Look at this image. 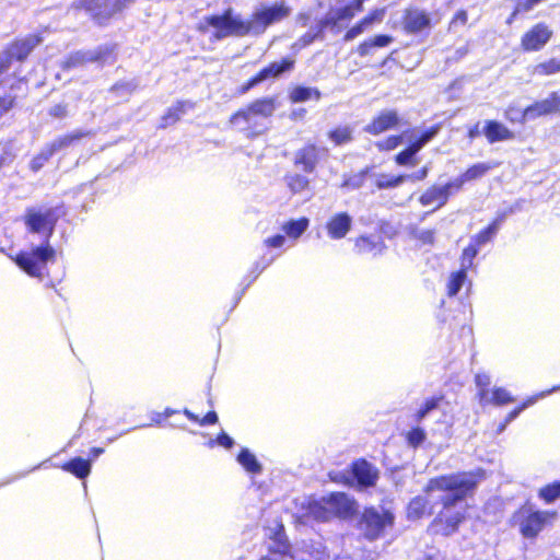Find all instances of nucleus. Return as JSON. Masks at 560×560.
I'll use <instances>...</instances> for the list:
<instances>
[{
    "mask_svg": "<svg viewBox=\"0 0 560 560\" xmlns=\"http://www.w3.org/2000/svg\"><path fill=\"white\" fill-rule=\"evenodd\" d=\"M59 218L58 208H27L24 223L32 233L44 234L45 241L31 250L21 252L14 258L16 265L28 276L42 279L49 261H54L56 252L49 244Z\"/></svg>",
    "mask_w": 560,
    "mask_h": 560,
    "instance_id": "obj_1",
    "label": "nucleus"
},
{
    "mask_svg": "<svg viewBox=\"0 0 560 560\" xmlns=\"http://www.w3.org/2000/svg\"><path fill=\"white\" fill-rule=\"evenodd\" d=\"M483 479L485 471L482 469H476L472 471L439 476L429 480L424 492H444V495L441 498L443 512L440 514V521L445 522V535L454 533L465 517L462 512L451 514V508L472 493Z\"/></svg>",
    "mask_w": 560,
    "mask_h": 560,
    "instance_id": "obj_2",
    "label": "nucleus"
},
{
    "mask_svg": "<svg viewBox=\"0 0 560 560\" xmlns=\"http://www.w3.org/2000/svg\"><path fill=\"white\" fill-rule=\"evenodd\" d=\"M290 12V8L284 3H275L256 10L248 20H242L240 16L234 15L233 10L229 8L220 15L205 16L197 28L202 33L210 31V28H215L225 34L261 33L265 32L268 26L287 19Z\"/></svg>",
    "mask_w": 560,
    "mask_h": 560,
    "instance_id": "obj_3",
    "label": "nucleus"
},
{
    "mask_svg": "<svg viewBox=\"0 0 560 560\" xmlns=\"http://www.w3.org/2000/svg\"><path fill=\"white\" fill-rule=\"evenodd\" d=\"M276 109V98H258L233 114L229 122L247 138H255L269 128V118Z\"/></svg>",
    "mask_w": 560,
    "mask_h": 560,
    "instance_id": "obj_4",
    "label": "nucleus"
},
{
    "mask_svg": "<svg viewBox=\"0 0 560 560\" xmlns=\"http://www.w3.org/2000/svg\"><path fill=\"white\" fill-rule=\"evenodd\" d=\"M353 512L354 501L341 492L324 497L310 506L311 515L318 521H327L331 515L348 516Z\"/></svg>",
    "mask_w": 560,
    "mask_h": 560,
    "instance_id": "obj_5",
    "label": "nucleus"
},
{
    "mask_svg": "<svg viewBox=\"0 0 560 560\" xmlns=\"http://www.w3.org/2000/svg\"><path fill=\"white\" fill-rule=\"evenodd\" d=\"M394 524V515L385 509H365L361 517V529L364 536L374 540L381 536L386 527Z\"/></svg>",
    "mask_w": 560,
    "mask_h": 560,
    "instance_id": "obj_6",
    "label": "nucleus"
},
{
    "mask_svg": "<svg viewBox=\"0 0 560 560\" xmlns=\"http://www.w3.org/2000/svg\"><path fill=\"white\" fill-rule=\"evenodd\" d=\"M135 0H81V5L91 13L93 20L104 24L114 14L122 11Z\"/></svg>",
    "mask_w": 560,
    "mask_h": 560,
    "instance_id": "obj_7",
    "label": "nucleus"
},
{
    "mask_svg": "<svg viewBox=\"0 0 560 560\" xmlns=\"http://www.w3.org/2000/svg\"><path fill=\"white\" fill-rule=\"evenodd\" d=\"M522 521L520 523L521 533L525 537H535L537 534L556 517L555 512L530 511L523 509L520 512Z\"/></svg>",
    "mask_w": 560,
    "mask_h": 560,
    "instance_id": "obj_8",
    "label": "nucleus"
},
{
    "mask_svg": "<svg viewBox=\"0 0 560 560\" xmlns=\"http://www.w3.org/2000/svg\"><path fill=\"white\" fill-rule=\"evenodd\" d=\"M548 115H560V93L551 92L544 100L537 101L534 104L527 106L522 112V121L534 120L536 118L548 116Z\"/></svg>",
    "mask_w": 560,
    "mask_h": 560,
    "instance_id": "obj_9",
    "label": "nucleus"
},
{
    "mask_svg": "<svg viewBox=\"0 0 560 560\" xmlns=\"http://www.w3.org/2000/svg\"><path fill=\"white\" fill-rule=\"evenodd\" d=\"M402 30L407 33L429 31L433 24L430 14L418 8H407L401 16Z\"/></svg>",
    "mask_w": 560,
    "mask_h": 560,
    "instance_id": "obj_10",
    "label": "nucleus"
},
{
    "mask_svg": "<svg viewBox=\"0 0 560 560\" xmlns=\"http://www.w3.org/2000/svg\"><path fill=\"white\" fill-rule=\"evenodd\" d=\"M399 120L400 118L397 110L385 109L380 112L378 115L364 127V131L371 135H380L398 126Z\"/></svg>",
    "mask_w": 560,
    "mask_h": 560,
    "instance_id": "obj_11",
    "label": "nucleus"
},
{
    "mask_svg": "<svg viewBox=\"0 0 560 560\" xmlns=\"http://www.w3.org/2000/svg\"><path fill=\"white\" fill-rule=\"evenodd\" d=\"M363 10V0H353L349 4L329 13L323 21L322 26L335 28L339 22L351 20L357 13Z\"/></svg>",
    "mask_w": 560,
    "mask_h": 560,
    "instance_id": "obj_12",
    "label": "nucleus"
},
{
    "mask_svg": "<svg viewBox=\"0 0 560 560\" xmlns=\"http://www.w3.org/2000/svg\"><path fill=\"white\" fill-rule=\"evenodd\" d=\"M294 61L291 59H283L281 62H272L268 67L260 70L246 85L245 90H248L258 83L268 80L270 78H277L285 71H290L293 67Z\"/></svg>",
    "mask_w": 560,
    "mask_h": 560,
    "instance_id": "obj_13",
    "label": "nucleus"
},
{
    "mask_svg": "<svg viewBox=\"0 0 560 560\" xmlns=\"http://www.w3.org/2000/svg\"><path fill=\"white\" fill-rule=\"evenodd\" d=\"M352 225V218L346 213L340 212L330 218L326 224L328 235L334 240L343 238L350 231Z\"/></svg>",
    "mask_w": 560,
    "mask_h": 560,
    "instance_id": "obj_14",
    "label": "nucleus"
},
{
    "mask_svg": "<svg viewBox=\"0 0 560 560\" xmlns=\"http://www.w3.org/2000/svg\"><path fill=\"white\" fill-rule=\"evenodd\" d=\"M108 50H89V51H78L66 60L65 68L70 69L74 67H79L84 65L85 62L91 61H106Z\"/></svg>",
    "mask_w": 560,
    "mask_h": 560,
    "instance_id": "obj_15",
    "label": "nucleus"
},
{
    "mask_svg": "<svg viewBox=\"0 0 560 560\" xmlns=\"http://www.w3.org/2000/svg\"><path fill=\"white\" fill-rule=\"evenodd\" d=\"M452 188H455V184L453 182L444 186H433L420 197V202L423 206H430L438 202V207H441L446 202Z\"/></svg>",
    "mask_w": 560,
    "mask_h": 560,
    "instance_id": "obj_16",
    "label": "nucleus"
},
{
    "mask_svg": "<svg viewBox=\"0 0 560 560\" xmlns=\"http://www.w3.org/2000/svg\"><path fill=\"white\" fill-rule=\"evenodd\" d=\"M386 14V9H375L363 16L355 25H353L346 35H359L369 31L374 24H380Z\"/></svg>",
    "mask_w": 560,
    "mask_h": 560,
    "instance_id": "obj_17",
    "label": "nucleus"
},
{
    "mask_svg": "<svg viewBox=\"0 0 560 560\" xmlns=\"http://www.w3.org/2000/svg\"><path fill=\"white\" fill-rule=\"evenodd\" d=\"M483 133L490 143L514 139V133L503 124L495 120H488Z\"/></svg>",
    "mask_w": 560,
    "mask_h": 560,
    "instance_id": "obj_18",
    "label": "nucleus"
},
{
    "mask_svg": "<svg viewBox=\"0 0 560 560\" xmlns=\"http://www.w3.org/2000/svg\"><path fill=\"white\" fill-rule=\"evenodd\" d=\"M353 475L359 485L364 487L373 486L378 477L377 470L365 460L357 462L353 465Z\"/></svg>",
    "mask_w": 560,
    "mask_h": 560,
    "instance_id": "obj_19",
    "label": "nucleus"
},
{
    "mask_svg": "<svg viewBox=\"0 0 560 560\" xmlns=\"http://www.w3.org/2000/svg\"><path fill=\"white\" fill-rule=\"evenodd\" d=\"M431 493H427L425 495L416 497L408 506V517L409 518H420L424 515H431L433 513V505L429 499Z\"/></svg>",
    "mask_w": 560,
    "mask_h": 560,
    "instance_id": "obj_20",
    "label": "nucleus"
},
{
    "mask_svg": "<svg viewBox=\"0 0 560 560\" xmlns=\"http://www.w3.org/2000/svg\"><path fill=\"white\" fill-rule=\"evenodd\" d=\"M38 44H39L38 37H28L25 39H20V40H16L8 50L3 51L2 54L10 55V62L12 61L13 58L22 60Z\"/></svg>",
    "mask_w": 560,
    "mask_h": 560,
    "instance_id": "obj_21",
    "label": "nucleus"
},
{
    "mask_svg": "<svg viewBox=\"0 0 560 560\" xmlns=\"http://www.w3.org/2000/svg\"><path fill=\"white\" fill-rule=\"evenodd\" d=\"M318 161L317 148L315 145H306L299 150L295 155V164L301 165L307 173L314 171Z\"/></svg>",
    "mask_w": 560,
    "mask_h": 560,
    "instance_id": "obj_22",
    "label": "nucleus"
},
{
    "mask_svg": "<svg viewBox=\"0 0 560 560\" xmlns=\"http://www.w3.org/2000/svg\"><path fill=\"white\" fill-rule=\"evenodd\" d=\"M493 167L494 165L491 163H477L472 165L453 182L455 184V188L459 189L464 183L480 178Z\"/></svg>",
    "mask_w": 560,
    "mask_h": 560,
    "instance_id": "obj_23",
    "label": "nucleus"
},
{
    "mask_svg": "<svg viewBox=\"0 0 560 560\" xmlns=\"http://www.w3.org/2000/svg\"><path fill=\"white\" fill-rule=\"evenodd\" d=\"M195 107V104L188 101L178 102L176 105L168 108L167 113L162 117V124L161 126L163 128L175 124L179 120V118L187 113L188 110L192 109Z\"/></svg>",
    "mask_w": 560,
    "mask_h": 560,
    "instance_id": "obj_24",
    "label": "nucleus"
},
{
    "mask_svg": "<svg viewBox=\"0 0 560 560\" xmlns=\"http://www.w3.org/2000/svg\"><path fill=\"white\" fill-rule=\"evenodd\" d=\"M89 135H91L90 131L77 130V131H73L70 135H66V136H62V137L54 140L52 142H50L46 147L49 149V151H51V153L54 155L56 152H58V151H60L62 149L68 148L73 142L79 141L80 139H82L83 137H86Z\"/></svg>",
    "mask_w": 560,
    "mask_h": 560,
    "instance_id": "obj_25",
    "label": "nucleus"
},
{
    "mask_svg": "<svg viewBox=\"0 0 560 560\" xmlns=\"http://www.w3.org/2000/svg\"><path fill=\"white\" fill-rule=\"evenodd\" d=\"M355 248L361 254H373L381 253L384 248V244L378 236L365 237L361 236L355 241Z\"/></svg>",
    "mask_w": 560,
    "mask_h": 560,
    "instance_id": "obj_26",
    "label": "nucleus"
},
{
    "mask_svg": "<svg viewBox=\"0 0 560 560\" xmlns=\"http://www.w3.org/2000/svg\"><path fill=\"white\" fill-rule=\"evenodd\" d=\"M310 220L301 218L299 220H290L282 224L281 230L290 238L296 241L308 228Z\"/></svg>",
    "mask_w": 560,
    "mask_h": 560,
    "instance_id": "obj_27",
    "label": "nucleus"
},
{
    "mask_svg": "<svg viewBox=\"0 0 560 560\" xmlns=\"http://www.w3.org/2000/svg\"><path fill=\"white\" fill-rule=\"evenodd\" d=\"M66 471L75 475L78 478H85L91 471V463L89 459L81 457L73 458L62 467Z\"/></svg>",
    "mask_w": 560,
    "mask_h": 560,
    "instance_id": "obj_28",
    "label": "nucleus"
},
{
    "mask_svg": "<svg viewBox=\"0 0 560 560\" xmlns=\"http://www.w3.org/2000/svg\"><path fill=\"white\" fill-rule=\"evenodd\" d=\"M470 23L466 10H458L448 23V32L451 33H465L469 30Z\"/></svg>",
    "mask_w": 560,
    "mask_h": 560,
    "instance_id": "obj_29",
    "label": "nucleus"
},
{
    "mask_svg": "<svg viewBox=\"0 0 560 560\" xmlns=\"http://www.w3.org/2000/svg\"><path fill=\"white\" fill-rule=\"evenodd\" d=\"M514 398L512 397L511 393L508 392L505 388L494 387L492 390L489 392V398L487 400H481L480 404H493L497 406H502L512 402Z\"/></svg>",
    "mask_w": 560,
    "mask_h": 560,
    "instance_id": "obj_30",
    "label": "nucleus"
},
{
    "mask_svg": "<svg viewBox=\"0 0 560 560\" xmlns=\"http://www.w3.org/2000/svg\"><path fill=\"white\" fill-rule=\"evenodd\" d=\"M311 98H315L318 101L320 98V92L314 88L303 86H296L290 92V100L293 103L305 102Z\"/></svg>",
    "mask_w": 560,
    "mask_h": 560,
    "instance_id": "obj_31",
    "label": "nucleus"
},
{
    "mask_svg": "<svg viewBox=\"0 0 560 560\" xmlns=\"http://www.w3.org/2000/svg\"><path fill=\"white\" fill-rule=\"evenodd\" d=\"M237 462L249 472L257 474L261 470V466L257 462L255 455L248 450H242L237 457Z\"/></svg>",
    "mask_w": 560,
    "mask_h": 560,
    "instance_id": "obj_32",
    "label": "nucleus"
},
{
    "mask_svg": "<svg viewBox=\"0 0 560 560\" xmlns=\"http://www.w3.org/2000/svg\"><path fill=\"white\" fill-rule=\"evenodd\" d=\"M329 139L336 145L348 143L352 140V129L348 126L338 127L329 132Z\"/></svg>",
    "mask_w": 560,
    "mask_h": 560,
    "instance_id": "obj_33",
    "label": "nucleus"
},
{
    "mask_svg": "<svg viewBox=\"0 0 560 560\" xmlns=\"http://www.w3.org/2000/svg\"><path fill=\"white\" fill-rule=\"evenodd\" d=\"M287 185L293 194L305 190L308 186V179L305 176L294 174L285 177Z\"/></svg>",
    "mask_w": 560,
    "mask_h": 560,
    "instance_id": "obj_34",
    "label": "nucleus"
},
{
    "mask_svg": "<svg viewBox=\"0 0 560 560\" xmlns=\"http://www.w3.org/2000/svg\"><path fill=\"white\" fill-rule=\"evenodd\" d=\"M475 382L478 387L479 402L489 398L488 386L491 383L490 376L486 373H479L475 376Z\"/></svg>",
    "mask_w": 560,
    "mask_h": 560,
    "instance_id": "obj_35",
    "label": "nucleus"
},
{
    "mask_svg": "<svg viewBox=\"0 0 560 560\" xmlns=\"http://www.w3.org/2000/svg\"><path fill=\"white\" fill-rule=\"evenodd\" d=\"M501 221H502L501 219H497L487 229H485L483 231L478 233L475 238L476 243L478 245H482V244H486L487 242H489L493 237V235L498 232Z\"/></svg>",
    "mask_w": 560,
    "mask_h": 560,
    "instance_id": "obj_36",
    "label": "nucleus"
},
{
    "mask_svg": "<svg viewBox=\"0 0 560 560\" xmlns=\"http://www.w3.org/2000/svg\"><path fill=\"white\" fill-rule=\"evenodd\" d=\"M405 180H406L405 175H399V176H395V177L389 176V175H380L376 179V186L380 189L392 188V187L399 186Z\"/></svg>",
    "mask_w": 560,
    "mask_h": 560,
    "instance_id": "obj_37",
    "label": "nucleus"
},
{
    "mask_svg": "<svg viewBox=\"0 0 560 560\" xmlns=\"http://www.w3.org/2000/svg\"><path fill=\"white\" fill-rule=\"evenodd\" d=\"M539 497L547 503L560 498V482L548 485L539 490Z\"/></svg>",
    "mask_w": 560,
    "mask_h": 560,
    "instance_id": "obj_38",
    "label": "nucleus"
},
{
    "mask_svg": "<svg viewBox=\"0 0 560 560\" xmlns=\"http://www.w3.org/2000/svg\"><path fill=\"white\" fill-rule=\"evenodd\" d=\"M465 279L466 271L464 269H460L458 272L452 273L447 284L448 295H455L462 288Z\"/></svg>",
    "mask_w": 560,
    "mask_h": 560,
    "instance_id": "obj_39",
    "label": "nucleus"
},
{
    "mask_svg": "<svg viewBox=\"0 0 560 560\" xmlns=\"http://www.w3.org/2000/svg\"><path fill=\"white\" fill-rule=\"evenodd\" d=\"M412 237L422 245H433L435 241V231L429 229H415Z\"/></svg>",
    "mask_w": 560,
    "mask_h": 560,
    "instance_id": "obj_40",
    "label": "nucleus"
},
{
    "mask_svg": "<svg viewBox=\"0 0 560 560\" xmlns=\"http://www.w3.org/2000/svg\"><path fill=\"white\" fill-rule=\"evenodd\" d=\"M439 401H440V398H436V397H432V398L425 400V402L415 413V416H413L415 420L417 422L422 421L430 411L438 408Z\"/></svg>",
    "mask_w": 560,
    "mask_h": 560,
    "instance_id": "obj_41",
    "label": "nucleus"
},
{
    "mask_svg": "<svg viewBox=\"0 0 560 560\" xmlns=\"http://www.w3.org/2000/svg\"><path fill=\"white\" fill-rule=\"evenodd\" d=\"M560 71V62L551 59L535 67L534 72L540 75H549Z\"/></svg>",
    "mask_w": 560,
    "mask_h": 560,
    "instance_id": "obj_42",
    "label": "nucleus"
},
{
    "mask_svg": "<svg viewBox=\"0 0 560 560\" xmlns=\"http://www.w3.org/2000/svg\"><path fill=\"white\" fill-rule=\"evenodd\" d=\"M51 156H52L51 151H49V149L47 147H45L40 151V153H38L36 156H34L33 160L31 161V164H30L31 170L33 172H38Z\"/></svg>",
    "mask_w": 560,
    "mask_h": 560,
    "instance_id": "obj_43",
    "label": "nucleus"
},
{
    "mask_svg": "<svg viewBox=\"0 0 560 560\" xmlns=\"http://www.w3.org/2000/svg\"><path fill=\"white\" fill-rule=\"evenodd\" d=\"M548 37H523L522 46L524 50L533 51L542 48Z\"/></svg>",
    "mask_w": 560,
    "mask_h": 560,
    "instance_id": "obj_44",
    "label": "nucleus"
},
{
    "mask_svg": "<svg viewBox=\"0 0 560 560\" xmlns=\"http://www.w3.org/2000/svg\"><path fill=\"white\" fill-rule=\"evenodd\" d=\"M545 396V393H541L539 396H536V397H532L529 398L527 401H525L521 407L512 410L508 417H506V420H505V423L502 424V427L500 428V431H503L505 425L511 422L512 420H514L520 413L522 410H524L525 408H527L528 406L533 405L534 402L537 401L538 398L540 397H544Z\"/></svg>",
    "mask_w": 560,
    "mask_h": 560,
    "instance_id": "obj_45",
    "label": "nucleus"
},
{
    "mask_svg": "<svg viewBox=\"0 0 560 560\" xmlns=\"http://www.w3.org/2000/svg\"><path fill=\"white\" fill-rule=\"evenodd\" d=\"M425 440V432L420 428H415L407 433V442L410 446L417 447Z\"/></svg>",
    "mask_w": 560,
    "mask_h": 560,
    "instance_id": "obj_46",
    "label": "nucleus"
},
{
    "mask_svg": "<svg viewBox=\"0 0 560 560\" xmlns=\"http://www.w3.org/2000/svg\"><path fill=\"white\" fill-rule=\"evenodd\" d=\"M184 413L189 420L197 421L202 425L214 424L218 421V416L214 411L208 412L201 420L188 409H185Z\"/></svg>",
    "mask_w": 560,
    "mask_h": 560,
    "instance_id": "obj_47",
    "label": "nucleus"
},
{
    "mask_svg": "<svg viewBox=\"0 0 560 560\" xmlns=\"http://www.w3.org/2000/svg\"><path fill=\"white\" fill-rule=\"evenodd\" d=\"M478 254V248L474 245L466 247L463 252L462 269L466 271L472 265V260Z\"/></svg>",
    "mask_w": 560,
    "mask_h": 560,
    "instance_id": "obj_48",
    "label": "nucleus"
},
{
    "mask_svg": "<svg viewBox=\"0 0 560 560\" xmlns=\"http://www.w3.org/2000/svg\"><path fill=\"white\" fill-rule=\"evenodd\" d=\"M402 138L404 136H392L383 141L377 142L376 147L380 150L389 151L397 148L402 142Z\"/></svg>",
    "mask_w": 560,
    "mask_h": 560,
    "instance_id": "obj_49",
    "label": "nucleus"
},
{
    "mask_svg": "<svg viewBox=\"0 0 560 560\" xmlns=\"http://www.w3.org/2000/svg\"><path fill=\"white\" fill-rule=\"evenodd\" d=\"M270 549L279 553H285L288 551L289 545L283 534H276L273 545L270 546Z\"/></svg>",
    "mask_w": 560,
    "mask_h": 560,
    "instance_id": "obj_50",
    "label": "nucleus"
},
{
    "mask_svg": "<svg viewBox=\"0 0 560 560\" xmlns=\"http://www.w3.org/2000/svg\"><path fill=\"white\" fill-rule=\"evenodd\" d=\"M15 98L12 93L0 96V118L14 106Z\"/></svg>",
    "mask_w": 560,
    "mask_h": 560,
    "instance_id": "obj_51",
    "label": "nucleus"
},
{
    "mask_svg": "<svg viewBox=\"0 0 560 560\" xmlns=\"http://www.w3.org/2000/svg\"><path fill=\"white\" fill-rule=\"evenodd\" d=\"M412 158L413 154L408 149H406L396 155V162L399 165H415L416 162L412 160Z\"/></svg>",
    "mask_w": 560,
    "mask_h": 560,
    "instance_id": "obj_52",
    "label": "nucleus"
},
{
    "mask_svg": "<svg viewBox=\"0 0 560 560\" xmlns=\"http://www.w3.org/2000/svg\"><path fill=\"white\" fill-rule=\"evenodd\" d=\"M284 243H285V237L280 234L268 237L264 241L265 246L269 247V248H279V247L283 246Z\"/></svg>",
    "mask_w": 560,
    "mask_h": 560,
    "instance_id": "obj_53",
    "label": "nucleus"
},
{
    "mask_svg": "<svg viewBox=\"0 0 560 560\" xmlns=\"http://www.w3.org/2000/svg\"><path fill=\"white\" fill-rule=\"evenodd\" d=\"M363 179H364V174L362 173V174L355 175V176L345 180L342 186L355 189V188H359L362 186Z\"/></svg>",
    "mask_w": 560,
    "mask_h": 560,
    "instance_id": "obj_54",
    "label": "nucleus"
},
{
    "mask_svg": "<svg viewBox=\"0 0 560 560\" xmlns=\"http://www.w3.org/2000/svg\"><path fill=\"white\" fill-rule=\"evenodd\" d=\"M49 114L52 116V117H56V118H63L67 116L68 114V108H67V105L66 104H57V105H54L50 110H49Z\"/></svg>",
    "mask_w": 560,
    "mask_h": 560,
    "instance_id": "obj_55",
    "label": "nucleus"
},
{
    "mask_svg": "<svg viewBox=\"0 0 560 560\" xmlns=\"http://www.w3.org/2000/svg\"><path fill=\"white\" fill-rule=\"evenodd\" d=\"M525 35H550V31L544 23L533 26Z\"/></svg>",
    "mask_w": 560,
    "mask_h": 560,
    "instance_id": "obj_56",
    "label": "nucleus"
},
{
    "mask_svg": "<svg viewBox=\"0 0 560 560\" xmlns=\"http://www.w3.org/2000/svg\"><path fill=\"white\" fill-rule=\"evenodd\" d=\"M428 173H429V167L424 166L422 170L413 173L412 175H405V176H406V179L423 180L428 176Z\"/></svg>",
    "mask_w": 560,
    "mask_h": 560,
    "instance_id": "obj_57",
    "label": "nucleus"
},
{
    "mask_svg": "<svg viewBox=\"0 0 560 560\" xmlns=\"http://www.w3.org/2000/svg\"><path fill=\"white\" fill-rule=\"evenodd\" d=\"M218 443L221 445V446H224L226 448H230L233 446L234 444V441L232 438H230L228 434L223 433L221 434L219 438H218Z\"/></svg>",
    "mask_w": 560,
    "mask_h": 560,
    "instance_id": "obj_58",
    "label": "nucleus"
},
{
    "mask_svg": "<svg viewBox=\"0 0 560 560\" xmlns=\"http://www.w3.org/2000/svg\"><path fill=\"white\" fill-rule=\"evenodd\" d=\"M392 37H375L373 45L376 47H384L390 43Z\"/></svg>",
    "mask_w": 560,
    "mask_h": 560,
    "instance_id": "obj_59",
    "label": "nucleus"
},
{
    "mask_svg": "<svg viewBox=\"0 0 560 560\" xmlns=\"http://www.w3.org/2000/svg\"><path fill=\"white\" fill-rule=\"evenodd\" d=\"M436 132H438V128H436V127H435V128H432V129H430L429 131H425V132L421 136V138H422L424 141H427V143H428V142H429V141H430V140H431V139L436 135Z\"/></svg>",
    "mask_w": 560,
    "mask_h": 560,
    "instance_id": "obj_60",
    "label": "nucleus"
},
{
    "mask_svg": "<svg viewBox=\"0 0 560 560\" xmlns=\"http://www.w3.org/2000/svg\"><path fill=\"white\" fill-rule=\"evenodd\" d=\"M423 147L417 140H415L407 149L415 155L418 153Z\"/></svg>",
    "mask_w": 560,
    "mask_h": 560,
    "instance_id": "obj_61",
    "label": "nucleus"
},
{
    "mask_svg": "<svg viewBox=\"0 0 560 560\" xmlns=\"http://www.w3.org/2000/svg\"><path fill=\"white\" fill-rule=\"evenodd\" d=\"M506 118L512 120V121H521L523 122L521 119H522V114L520 115V117H516L515 114H513V110L512 109H509L506 112Z\"/></svg>",
    "mask_w": 560,
    "mask_h": 560,
    "instance_id": "obj_62",
    "label": "nucleus"
},
{
    "mask_svg": "<svg viewBox=\"0 0 560 560\" xmlns=\"http://www.w3.org/2000/svg\"><path fill=\"white\" fill-rule=\"evenodd\" d=\"M104 452L103 448H100V447H94L91 450V459H95L97 458L102 453Z\"/></svg>",
    "mask_w": 560,
    "mask_h": 560,
    "instance_id": "obj_63",
    "label": "nucleus"
},
{
    "mask_svg": "<svg viewBox=\"0 0 560 560\" xmlns=\"http://www.w3.org/2000/svg\"><path fill=\"white\" fill-rule=\"evenodd\" d=\"M479 133H480V132H479V129H478V125H476L474 128H471V129L469 130V132H468V137H469L470 139H474V138L478 137V136H479Z\"/></svg>",
    "mask_w": 560,
    "mask_h": 560,
    "instance_id": "obj_64",
    "label": "nucleus"
}]
</instances>
